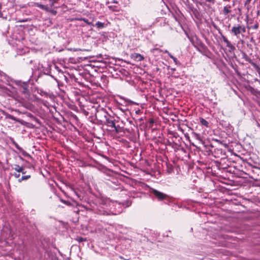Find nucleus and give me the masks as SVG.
<instances>
[{"mask_svg":"<svg viewBox=\"0 0 260 260\" xmlns=\"http://www.w3.org/2000/svg\"><path fill=\"white\" fill-rule=\"evenodd\" d=\"M231 8L232 6L230 5L224 6L222 10V14L225 16L230 13L232 12Z\"/></svg>","mask_w":260,"mask_h":260,"instance_id":"obj_9","label":"nucleus"},{"mask_svg":"<svg viewBox=\"0 0 260 260\" xmlns=\"http://www.w3.org/2000/svg\"><path fill=\"white\" fill-rule=\"evenodd\" d=\"M37 92L38 93L40 94L41 95H46V92L42 90L41 89H39L37 87L35 88V90H34V92Z\"/></svg>","mask_w":260,"mask_h":260,"instance_id":"obj_14","label":"nucleus"},{"mask_svg":"<svg viewBox=\"0 0 260 260\" xmlns=\"http://www.w3.org/2000/svg\"><path fill=\"white\" fill-rule=\"evenodd\" d=\"M94 26H96L99 29L103 28L105 27V24L100 21H98Z\"/></svg>","mask_w":260,"mask_h":260,"instance_id":"obj_17","label":"nucleus"},{"mask_svg":"<svg viewBox=\"0 0 260 260\" xmlns=\"http://www.w3.org/2000/svg\"><path fill=\"white\" fill-rule=\"evenodd\" d=\"M35 96L36 97V95H33L34 98H35Z\"/></svg>","mask_w":260,"mask_h":260,"instance_id":"obj_38","label":"nucleus"},{"mask_svg":"<svg viewBox=\"0 0 260 260\" xmlns=\"http://www.w3.org/2000/svg\"><path fill=\"white\" fill-rule=\"evenodd\" d=\"M5 115L6 116V118H9L10 119H12V120H15V121L17 120V118L15 117H14V116H13V115H12L11 114H6Z\"/></svg>","mask_w":260,"mask_h":260,"instance_id":"obj_19","label":"nucleus"},{"mask_svg":"<svg viewBox=\"0 0 260 260\" xmlns=\"http://www.w3.org/2000/svg\"><path fill=\"white\" fill-rule=\"evenodd\" d=\"M190 41L196 49L202 54L205 55L208 51L207 46L197 37L190 39Z\"/></svg>","mask_w":260,"mask_h":260,"instance_id":"obj_2","label":"nucleus"},{"mask_svg":"<svg viewBox=\"0 0 260 260\" xmlns=\"http://www.w3.org/2000/svg\"><path fill=\"white\" fill-rule=\"evenodd\" d=\"M200 122L202 124V125H203L206 127L209 126V125H208L209 122L206 120L204 119L203 118H200Z\"/></svg>","mask_w":260,"mask_h":260,"instance_id":"obj_13","label":"nucleus"},{"mask_svg":"<svg viewBox=\"0 0 260 260\" xmlns=\"http://www.w3.org/2000/svg\"><path fill=\"white\" fill-rule=\"evenodd\" d=\"M29 178H30V175L23 176L21 178L19 179L18 180L19 182H21L22 180H26Z\"/></svg>","mask_w":260,"mask_h":260,"instance_id":"obj_20","label":"nucleus"},{"mask_svg":"<svg viewBox=\"0 0 260 260\" xmlns=\"http://www.w3.org/2000/svg\"><path fill=\"white\" fill-rule=\"evenodd\" d=\"M165 52L168 53V55L170 58H171L172 59L173 58L174 56H173L170 53H169L168 51L166 50Z\"/></svg>","mask_w":260,"mask_h":260,"instance_id":"obj_28","label":"nucleus"},{"mask_svg":"<svg viewBox=\"0 0 260 260\" xmlns=\"http://www.w3.org/2000/svg\"><path fill=\"white\" fill-rule=\"evenodd\" d=\"M50 2V6L51 7H52L54 4L58 2V0H49Z\"/></svg>","mask_w":260,"mask_h":260,"instance_id":"obj_23","label":"nucleus"},{"mask_svg":"<svg viewBox=\"0 0 260 260\" xmlns=\"http://www.w3.org/2000/svg\"><path fill=\"white\" fill-rule=\"evenodd\" d=\"M151 193L154 194L155 197L159 201L165 200L168 198L169 196L162 192H160L155 189H151Z\"/></svg>","mask_w":260,"mask_h":260,"instance_id":"obj_6","label":"nucleus"},{"mask_svg":"<svg viewBox=\"0 0 260 260\" xmlns=\"http://www.w3.org/2000/svg\"><path fill=\"white\" fill-rule=\"evenodd\" d=\"M14 144L15 146V147H16L17 149H18V150H21V148H20V147L16 143V142H14Z\"/></svg>","mask_w":260,"mask_h":260,"instance_id":"obj_29","label":"nucleus"},{"mask_svg":"<svg viewBox=\"0 0 260 260\" xmlns=\"http://www.w3.org/2000/svg\"><path fill=\"white\" fill-rule=\"evenodd\" d=\"M82 240H83V238H81V241H82Z\"/></svg>","mask_w":260,"mask_h":260,"instance_id":"obj_39","label":"nucleus"},{"mask_svg":"<svg viewBox=\"0 0 260 260\" xmlns=\"http://www.w3.org/2000/svg\"><path fill=\"white\" fill-rule=\"evenodd\" d=\"M214 27L218 30L219 33L221 35L222 40L226 44V47L229 48V51L230 52H233L235 50V46L232 44L228 39L221 33L220 29H218L216 25H214Z\"/></svg>","mask_w":260,"mask_h":260,"instance_id":"obj_5","label":"nucleus"},{"mask_svg":"<svg viewBox=\"0 0 260 260\" xmlns=\"http://www.w3.org/2000/svg\"><path fill=\"white\" fill-rule=\"evenodd\" d=\"M121 211H122V209H121V210H119V211H118V213H120V212H121Z\"/></svg>","mask_w":260,"mask_h":260,"instance_id":"obj_36","label":"nucleus"},{"mask_svg":"<svg viewBox=\"0 0 260 260\" xmlns=\"http://www.w3.org/2000/svg\"><path fill=\"white\" fill-rule=\"evenodd\" d=\"M23 155H25H25H27V156H30H30L29 154H27V153H26V152H24V153H23Z\"/></svg>","mask_w":260,"mask_h":260,"instance_id":"obj_34","label":"nucleus"},{"mask_svg":"<svg viewBox=\"0 0 260 260\" xmlns=\"http://www.w3.org/2000/svg\"><path fill=\"white\" fill-rule=\"evenodd\" d=\"M109 8L111 10H112V11H117V10L115 9L116 8V7H113L112 6H108Z\"/></svg>","mask_w":260,"mask_h":260,"instance_id":"obj_26","label":"nucleus"},{"mask_svg":"<svg viewBox=\"0 0 260 260\" xmlns=\"http://www.w3.org/2000/svg\"><path fill=\"white\" fill-rule=\"evenodd\" d=\"M80 20L81 21H84L85 23H86L88 25L94 26L93 24H92L91 22H89L88 19H87L85 18H82Z\"/></svg>","mask_w":260,"mask_h":260,"instance_id":"obj_18","label":"nucleus"},{"mask_svg":"<svg viewBox=\"0 0 260 260\" xmlns=\"http://www.w3.org/2000/svg\"><path fill=\"white\" fill-rule=\"evenodd\" d=\"M97 212L99 214L107 215L109 214V211L107 209H105L102 206H99L97 208Z\"/></svg>","mask_w":260,"mask_h":260,"instance_id":"obj_8","label":"nucleus"},{"mask_svg":"<svg viewBox=\"0 0 260 260\" xmlns=\"http://www.w3.org/2000/svg\"><path fill=\"white\" fill-rule=\"evenodd\" d=\"M258 24H254V25H253V28L254 29H257V28H258Z\"/></svg>","mask_w":260,"mask_h":260,"instance_id":"obj_31","label":"nucleus"},{"mask_svg":"<svg viewBox=\"0 0 260 260\" xmlns=\"http://www.w3.org/2000/svg\"><path fill=\"white\" fill-rule=\"evenodd\" d=\"M23 59L26 64H30L32 62V59L31 56L26 57V58H24Z\"/></svg>","mask_w":260,"mask_h":260,"instance_id":"obj_16","label":"nucleus"},{"mask_svg":"<svg viewBox=\"0 0 260 260\" xmlns=\"http://www.w3.org/2000/svg\"><path fill=\"white\" fill-rule=\"evenodd\" d=\"M171 70L173 71H175V69H172Z\"/></svg>","mask_w":260,"mask_h":260,"instance_id":"obj_37","label":"nucleus"},{"mask_svg":"<svg viewBox=\"0 0 260 260\" xmlns=\"http://www.w3.org/2000/svg\"><path fill=\"white\" fill-rule=\"evenodd\" d=\"M132 56V58L138 61H141L144 59V57L139 53H134Z\"/></svg>","mask_w":260,"mask_h":260,"instance_id":"obj_10","label":"nucleus"},{"mask_svg":"<svg viewBox=\"0 0 260 260\" xmlns=\"http://www.w3.org/2000/svg\"><path fill=\"white\" fill-rule=\"evenodd\" d=\"M52 13L54 14V15H56V13H57V12L55 10H52Z\"/></svg>","mask_w":260,"mask_h":260,"instance_id":"obj_33","label":"nucleus"},{"mask_svg":"<svg viewBox=\"0 0 260 260\" xmlns=\"http://www.w3.org/2000/svg\"><path fill=\"white\" fill-rule=\"evenodd\" d=\"M61 202L63 203H64V204H66L67 205H71V203L69 201H65V200H61Z\"/></svg>","mask_w":260,"mask_h":260,"instance_id":"obj_24","label":"nucleus"},{"mask_svg":"<svg viewBox=\"0 0 260 260\" xmlns=\"http://www.w3.org/2000/svg\"><path fill=\"white\" fill-rule=\"evenodd\" d=\"M2 8V4L0 3V17H2V16H3V13L2 12V11H1Z\"/></svg>","mask_w":260,"mask_h":260,"instance_id":"obj_27","label":"nucleus"},{"mask_svg":"<svg viewBox=\"0 0 260 260\" xmlns=\"http://www.w3.org/2000/svg\"><path fill=\"white\" fill-rule=\"evenodd\" d=\"M96 118H100V120L109 127L114 128L116 133H118L117 126L115 125L114 117L110 116L105 110L98 111L95 115Z\"/></svg>","mask_w":260,"mask_h":260,"instance_id":"obj_1","label":"nucleus"},{"mask_svg":"<svg viewBox=\"0 0 260 260\" xmlns=\"http://www.w3.org/2000/svg\"><path fill=\"white\" fill-rule=\"evenodd\" d=\"M34 4L38 6L39 7H40L42 9H46V6L44 5L38 4V3H34Z\"/></svg>","mask_w":260,"mask_h":260,"instance_id":"obj_22","label":"nucleus"},{"mask_svg":"<svg viewBox=\"0 0 260 260\" xmlns=\"http://www.w3.org/2000/svg\"><path fill=\"white\" fill-rule=\"evenodd\" d=\"M174 62H175V63L176 64V65H180V62L177 60V59L174 56L173 57V58H172Z\"/></svg>","mask_w":260,"mask_h":260,"instance_id":"obj_21","label":"nucleus"},{"mask_svg":"<svg viewBox=\"0 0 260 260\" xmlns=\"http://www.w3.org/2000/svg\"><path fill=\"white\" fill-rule=\"evenodd\" d=\"M246 32V27L244 25H234L231 30V32L237 39H241V36L243 37V34Z\"/></svg>","mask_w":260,"mask_h":260,"instance_id":"obj_3","label":"nucleus"},{"mask_svg":"<svg viewBox=\"0 0 260 260\" xmlns=\"http://www.w3.org/2000/svg\"><path fill=\"white\" fill-rule=\"evenodd\" d=\"M13 169L16 170L18 173L21 172L22 174H24L23 172L24 169L23 168L20 167L18 165H15Z\"/></svg>","mask_w":260,"mask_h":260,"instance_id":"obj_12","label":"nucleus"},{"mask_svg":"<svg viewBox=\"0 0 260 260\" xmlns=\"http://www.w3.org/2000/svg\"><path fill=\"white\" fill-rule=\"evenodd\" d=\"M42 121L43 119L41 120L38 118L34 117V133H35L36 135L40 134L44 129Z\"/></svg>","mask_w":260,"mask_h":260,"instance_id":"obj_4","label":"nucleus"},{"mask_svg":"<svg viewBox=\"0 0 260 260\" xmlns=\"http://www.w3.org/2000/svg\"><path fill=\"white\" fill-rule=\"evenodd\" d=\"M131 202L129 201H125L122 203H117V202L115 203V207L117 206L118 207H119L121 205L125 206V207H129V206H131Z\"/></svg>","mask_w":260,"mask_h":260,"instance_id":"obj_11","label":"nucleus"},{"mask_svg":"<svg viewBox=\"0 0 260 260\" xmlns=\"http://www.w3.org/2000/svg\"><path fill=\"white\" fill-rule=\"evenodd\" d=\"M243 58L245 59V60L248 62L249 63H253V62L251 58L245 53H244L243 54Z\"/></svg>","mask_w":260,"mask_h":260,"instance_id":"obj_15","label":"nucleus"},{"mask_svg":"<svg viewBox=\"0 0 260 260\" xmlns=\"http://www.w3.org/2000/svg\"><path fill=\"white\" fill-rule=\"evenodd\" d=\"M15 83L17 85H20L22 87V92L24 94H26V98L27 96H29L28 93V84L27 82H21V81H16Z\"/></svg>","mask_w":260,"mask_h":260,"instance_id":"obj_7","label":"nucleus"},{"mask_svg":"<svg viewBox=\"0 0 260 260\" xmlns=\"http://www.w3.org/2000/svg\"><path fill=\"white\" fill-rule=\"evenodd\" d=\"M193 134L195 136V137H196V138L197 139L199 140H201V138H200V135L199 134H198L197 133H194Z\"/></svg>","mask_w":260,"mask_h":260,"instance_id":"obj_25","label":"nucleus"},{"mask_svg":"<svg viewBox=\"0 0 260 260\" xmlns=\"http://www.w3.org/2000/svg\"><path fill=\"white\" fill-rule=\"evenodd\" d=\"M112 3L117 4L118 2L115 0H113Z\"/></svg>","mask_w":260,"mask_h":260,"instance_id":"obj_35","label":"nucleus"},{"mask_svg":"<svg viewBox=\"0 0 260 260\" xmlns=\"http://www.w3.org/2000/svg\"><path fill=\"white\" fill-rule=\"evenodd\" d=\"M206 1L211 3L212 4H214V3H215V0H206Z\"/></svg>","mask_w":260,"mask_h":260,"instance_id":"obj_32","label":"nucleus"},{"mask_svg":"<svg viewBox=\"0 0 260 260\" xmlns=\"http://www.w3.org/2000/svg\"><path fill=\"white\" fill-rule=\"evenodd\" d=\"M14 176H15V177L16 178H18L20 176V174L19 173H15L14 174Z\"/></svg>","mask_w":260,"mask_h":260,"instance_id":"obj_30","label":"nucleus"}]
</instances>
